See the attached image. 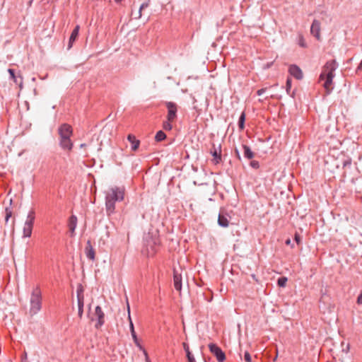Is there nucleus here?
I'll use <instances>...</instances> for the list:
<instances>
[{
    "label": "nucleus",
    "instance_id": "nucleus-1",
    "mask_svg": "<svg viewBox=\"0 0 362 362\" xmlns=\"http://www.w3.org/2000/svg\"><path fill=\"white\" fill-rule=\"evenodd\" d=\"M160 239L158 235L151 233L146 234L144 238L141 252L146 257H153L157 252L160 246Z\"/></svg>",
    "mask_w": 362,
    "mask_h": 362
},
{
    "label": "nucleus",
    "instance_id": "nucleus-2",
    "mask_svg": "<svg viewBox=\"0 0 362 362\" xmlns=\"http://www.w3.org/2000/svg\"><path fill=\"white\" fill-rule=\"evenodd\" d=\"M30 313L31 315L37 314L42 308V293L39 286L33 288L30 299Z\"/></svg>",
    "mask_w": 362,
    "mask_h": 362
},
{
    "label": "nucleus",
    "instance_id": "nucleus-3",
    "mask_svg": "<svg viewBox=\"0 0 362 362\" xmlns=\"http://www.w3.org/2000/svg\"><path fill=\"white\" fill-rule=\"evenodd\" d=\"M124 187H113L110 188V192L106 196L114 202H122L124 197Z\"/></svg>",
    "mask_w": 362,
    "mask_h": 362
},
{
    "label": "nucleus",
    "instance_id": "nucleus-4",
    "mask_svg": "<svg viewBox=\"0 0 362 362\" xmlns=\"http://www.w3.org/2000/svg\"><path fill=\"white\" fill-rule=\"evenodd\" d=\"M338 64L336 60L332 59L325 64L322 69V71L320 75L319 80H324L325 75L329 76L330 74H334V71L337 69Z\"/></svg>",
    "mask_w": 362,
    "mask_h": 362
},
{
    "label": "nucleus",
    "instance_id": "nucleus-5",
    "mask_svg": "<svg viewBox=\"0 0 362 362\" xmlns=\"http://www.w3.org/2000/svg\"><path fill=\"white\" fill-rule=\"evenodd\" d=\"M58 134L59 135V140L71 138L73 134V128L70 124L64 123L59 127Z\"/></svg>",
    "mask_w": 362,
    "mask_h": 362
},
{
    "label": "nucleus",
    "instance_id": "nucleus-6",
    "mask_svg": "<svg viewBox=\"0 0 362 362\" xmlns=\"http://www.w3.org/2000/svg\"><path fill=\"white\" fill-rule=\"evenodd\" d=\"M210 352L216 358L218 362H223L226 360V354L216 344L211 343L208 345Z\"/></svg>",
    "mask_w": 362,
    "mask_h": 362
},
{
    "label": "nucleus",
    "instance_id": "nucleus-7",
    "mask_svg": "<svg viewBox=\"0 0 362 362\" xmlns=\"http://www.w3.org/2000/svg\"><path fill=\"white\" fill-rule=\"evenodd\" d=\"M210 153L213 156L212 163L215 165L219 164L222 161L221 145L219 144L217 146L215 144H212Z\"/></svg>",
    "mask_w": 362,
    "mask_h": 362
},
{
    "label": "nucleus",
    "instance_id": "nucleus-8",
    "mask_svg": "<svg viewBox=\"0 0 362 362\" xmlns=\"http://www.w3.org/2000/svg\"><path fill=\"white\" fill-rule=\"evenodd\" d=\"M165 104L168 109V120L174 121L177 117V105L173 102H165Z\"/></svg>",
    "mask_w": 362,
    "mask_h": 362
},
{
    "label": "nucleus",
    "instance_id": "nucleus-9",
    "mask_svg": "<svg viewBox=\"0 0 362 362\" xmlns=\"http://www.w3.org/2000/svg\"><path fill=\"white\" fill-rule=\"evenodd\" d=\"M94 316L97 320V322L95 325L96 329L101 327L105 323V313L103 311L100 306L98 305L95 308Z\"/></svg>",
    "mask_w": 362,
    "mask_h": 362
},
{
    "label": "nucleus",
    "instance_id": "nucleus-10",
    "mask_svg": "<svg viewBox=\"0 0 362 362\" xmlns=\"http://www.w3.org/2000/svg\"><path fill=\"white\" fill-rule=\"evenodd\" d=\"M311 34L317 40H320V23L317 20H314L310 27Z\"/></svg>",
    "mask_w": 362,
    "mask_h": 362
},
{
    "label": "nucleus",
    "instance_id": "nucleus-11",
    "mask_svg": "<svg viewBox=\"0 0 362 362\" xmlns=\"http://www.w3.org/2000/svg\"><path fill=\"white\" fill-rule=\"evenodd\" d=\"M288 72L292 76L295 77L298 80H300L303 77L301 69L296 64H292L289 66Z\"/></svg>",
    "mask_w": 362,
    "mask_h": 362
},
{
    "label": "nucleus",
    "instance_id": "nucleus-12",
    "mask_svg": "<svg viewBox=\"0 0 362 362\" xmlns=\"http://www.w3.org/2000/svg\"><path fill=\"white\" fill-rule=\"evenodd\" d=\"M78 218L76 216L71 215L68 220V227L71 233V236L74 237L75 235V230L77 226Z\"/></svg>",
    "mask_w": 362,
    "mask_h": 362
},
{
    "label": "nucleus",
    "instance_id": "nucleus-13",
    "mask_svg": "<svg viewBox=\"0 0 362 362\" xmlns=\"http://www.w3.org/2000/svg\"><path fill=\"white\" fill-rule=\"evenodd\" d=\"M173 284L177 291L182 290V275L176 269L173 270Z\"/></svg>",
    "mask_w": 362,
    "mask_h": 362
},
{
    "label": "nucleus",
    "instance_id": "nucleus-14",
    "mask_svg": "<svg viewBox=\"0 0 362 362\" xmlns=\"http://www.w3.org/2000/svg\"><path fill=\"white\" fill-rule=\"evenodd\" d=\"M334 77V74H330L329 76L325 75V78L323 81H325L323 83V87L325 88L326 90L327 94H329L332 90V88L331 87L333 81V78Z\"/></svg>",
    "mask_w": 362,
    "mask_h": 362
},
{
    "label": "nucleus",
    "instance_id": "nucleus-15",
    "mask_svg": "<svg viewBox=\"0 0 362 362\" xmlns=\"http://www.w3.org/2000/svg\"><path fill=\"white\" fill-rule=\"evenodd\" d=\"M105 209L107 216L112 214L115 210V202L111 200L107 196H105Z\"/></svg>",
    "mask_w": 362,
    "mask_h": 362
},
{
    "label": "nucleus",
    "instance_id": "nucleus-16",
    "mask_svg": "<svg viewBox=\"0 0 362 362\" xmlns=\"http://www.w3.org/2000/svg\"><path fill=\"white\" fill-rule=\"evenodd\" d=\"M85 253L87 257L90 260L95 259V250L93 249L90 240H88L86 243V246L85 247Z\"/></svg>",
    "mask_w": 362,
    "mask_h": 362
},
{
    "label": "nucleus",
    "instance_id": "nucleus-17",
    "mask_svg": "<svg viewBox=\"0 0 362 362\" xmlns=\"http://www.w3.org/2000/svg\"><path fill=\"white\" fill-rule=\"evenodd\" d=\"M59 146L64 151H70L72 150L74 144L71 140V138L66 139L59 140Z\"/></svg>",
    "mask_w": 362,
    "mask_h": 362
},
{
    "label": "nucleus",
    "instance_id": "nucleus-18",
    "mask_svg": "<svg viewBox=\"0 0 362 362\" xmlns=\"http://www.w3.org/2000/svg\"><path fill=\"white\" fill-rule=\"evenodd\" d=\"M127 140L132 144L131 148L133 151H136L140 145V141L136 139V136L132 134L127 136Z\"/></svg>",
    "mask_w": 362,
    "mask_h": 362
},
{
    "label": "nucleus",
    "instance_id": "nucleus-19",
    "mask_svg": "<svg viewBox=\"0 0 362 362\" xmlns=\"http://www.w3.org/2000/svg\"><path fill=\"white\" fill-rule=\"evenodd\" d=\"M79 28H80L79 25H76L74 28V29L72 30V33L71 34V36H70L69 40L68 49H69L72 47L73 43L77 39V37L78 36Z\"/></svg>",
    "mask_w": 362,
    "mask_h": 362
},
{
    "label": "nucleus",
    "instance_id": "nucleus-20",
    "mask_svg": "<svg viewBox=\"0 0 362 362\" xmlns=\"http://www.w3.org/2000/svg\"><path fill=\"white\" fill-rule=\"evenodd\" d=\"M128 310L129 311V308H128ZM129 320H130L131 334H132V338L134 339V343L136 344V345L137 346H139L140 349H142L141 346L140 345V344L139 342L136 334L135 330H134V325H133V323L132 322V320H131V317H130L129 315Z\"/></svg>",
    "mask_w": 362,
    "mask_h": 362
},
{
    "label": "nucleus",
    "instance_id": "nucleus-21",
    "mask_svg": "<svg viewBox=\"0 0 362 362\" xmlns=\"http://www.w3.org/2000/svg\"><path fill=\"white\" fill-rule=\"evenodd\" d=\"M35 219V213L33 209L30 210L27 216L25 224L33 226Z\"/></svg>",
    "mask_w": 362,
    "mask_h": 362
},
{
    "label": "nucleus",
    "instance_id": "nucleus-22",
    "mask_svg": "<svg viewBox=\"0 0 362 362\" xmlns=\"http://www.w3.org/2000/svg\"><path fill=\"white\" fill-rule=\"evenodd\" d=\"M218 223L220 226L226 228L228 226L229 221L225 215L220 213L218 214Z\"/></svg>",
    "mask_w": 362,
    "mask_h": 362
},
{
    "label": "nucleus",
    "instance_id": "nucleus-23",
    "mask_svg": "<svg viewBox=\"0 0 362 362\" xmlns=\"http://www.w3.org/2000/svg\"><path fill=\"white\" fill-rule=\"evenodd\" d=\"M244 151V156L247 159H252L255 156V153L252 151L251 148L247 145H243Z\"/></svg>",
    "mask_w": 362,
    "mask_h": 362
},
{
    "label": "nucleus",
    "instance_id": "nucleus-24",
    "mask_svg": "<svg viewBox=\"0 0 362 362\" xmlns=\"http://www.w3.org/2000/svg\"><path fill=\"white\" fill-rule=\"evenodd\" d=\"M33 226H29L28 224H24L23 229V234L24 238H29L32 235Z\"/></svg>",
    "mask_w": 362,
    "mask_h": 362
},
{
    "label": "nucleus",
    "instance_id": "nucleus-25",
    "mask_svg": "<svg viewBox=\"0 0 362 362\" xmlns=\"http://www.w3.org/2000/svg\"><path fill=\"white\" fill-rule=\"evenodd\" d=\"M245 122V112H242V113L240 115L239 119H238V127H239L240 130L244 129Z\"/></svg>",
    "mask_w": 362,
    "mask_h": 362
},
{
    "label": "nucleus",
    "instance_id": "nucleus-26",
    "mask_svg": "<svg viewBox=\"0 0 362 362\" xmlns=\"http://www.w3.org/2000/svg\"><path fill=\"white\" fill-rule=\"evenodd\" d=\"M165 138H166V134L162 130L158 131L155 136L156 141H158V142L163 141L164 139H165Z\"/></svg>",
    "mask_w": 362,
    "mask_h": 362
},
{
    "label": "nucleus",
    "instance_id": "nucleus-27",
    "mask_svg": "<svg viewBox=\"0 0 362 362\" xmlns=\"http://www.w3.org/2000/svg\"><path fill=\"white\" fill-rule=\"evenodd\" d=\"M291 84H292V79L291 78L288 77L286 79V90L287 94L293 97L294 93H293V94L290 93L291 88Z\"/></svg>",
    "mask_w": 362,
    "mask_h": 362
},
{
    "label": "nucleus",
    "instance_id": "nucleus-28",
    "mask_svg": "<svg viewBox=\"0 0 362 362\" xmlns=\"http://www.w3.org/2000/svg\"><path fill=\"white\" fill-rule=\"evenodd\" d=\"M298 44L300 47H301L303 48L307 47V44H306L305 40L301 34L298 35Z\"/></svg>",
    "mask_w": 362,
    "mask_h": 362
},
{
    "label": "nucleus",
    "instance_id": "nucleus-29",
    "mask_svg": "<svg viewBox=\"0 0 362 362\" xmlns=\"http://www.w3.org/2000/svg\"><path fill=\"white\" fill-rule=\"evenodd\" d=\"M287 281H288V279L286 277H285V276L280 277L277 280V285L279 287H285Z\"/></svg>",
    "mask_w": 362,
    "mask_h": 362
},
{
    "label": "nucleus",
    "instance_id": "nucleus-30",
    "mask_svg": "<svg viewBox=\"0 0 362 362\" xmlns=\"http://www.w3.org/2000/svg\"><path fill=\"white\" fill-rule=\"evenodd\" d=\"M84 288L81 284H78L76 288V296L81 297L84 296Z\"/></svg>",
    "mask_w": 362,
    "mask_h": 362
},
{
    "label": "nucleus",
    "instance_id": "nucleus-31",
    "mask_svg": "<svg viewBox=\"0 0 362 362\" xmlns=\"http://www.w3.org/2000/svg\"><path fill=\"white\" fill-rule=\"evenodd\" d=\"M148 6V2H144L143 3L140 7H139V11H138V16L135 17L136 19H139L141 17L142 14H141V11L146 8H147Z\"/></svg>",
    "mask_w": 362,
    "mask_h": 362
},
{
    "label": "nucleus",
    "instance_id": "nucleus-32",
    "mask_svg": "<svg viewBox=\"0 0 362 362\" xmlns=\"http://www.w3.org/2000/svg\"><path fill=\"white\" fill-rule=\"evenodd\" d=\"M173 121H169V120H166V121H164L163 123V128L166 130V131H170L173 128V126L171 124V122H173Z\"/></svg>",
    "mask_w": 362,
    "mask_h": 362
},
{
    "label": "nucleus",
    "instance_id": "nucleus-33",
    "mask_svg": "<svg viewBox=\"0 0 362 362\" xmlns=\"http://www.w3.org/2000/svg\"><path fill=\"white\" fill-rule=\"evenodd\" d=\"M13 81L16 85L19 86L20 88H23V78L20 74Z\"/></svg>",
    "mask_w": 362,
    "mask_h": 362
},
{
    "label": "nucleus",
    "instance_id": "nucleus-34",
    "mask_svg": "<svg viewBox=\"0 0 362 362\" xmlns=\"http://www.w3.org/2000/svg\"><path fill=\"white\" fill-rule=\"evenodd\" d=\"M6 216H5V221L7 223L9 220V218L12 216V211L9 208H6Z\"/></svg>",
    "mask_w": 362,
    "mask_h": 362
},
{
    "label": "nucleus",
    "instance_id": "nucleus-35",
    "mask_svg": "<svg viewBox=\"0 0 362 362\" xmlns=\"http://www.w3.org/2000/svg\"><path fill=\"white\" fill-rule=\"evenodd\" d=\"M78 308H83L84 296L77 297Z\"/></svg>",
    "mask_w": 362,
    "mask_h": 362
},
{
    "label": "nucleus",
    "instance_id": "nucleus-36",
    "mask_svg": "<svg viewBox=\"0 0 362 362\" xmlns=\"http://www.w3.org/2000/svg\"><path fill=\"white\" fill-rule=\"evenodd\" d=\"M182 346H183L184 350L186 352V356L192 354L191 353L190 350H189V347L188 344H187L186 342H183L182 343Z\"/></svg>",
    "mask_w": 362,
    "mask_h": 362
},
{
    "label": "nucleus",
    "instance_id": "nucleus-37",
    "mask_svg": "<svg viewBox=\"0 0 362 362\" xmlns=\"http://www.w3.org/2000/svg\"><path fill=\"white\" fill-rule=\"evenodd\" d=\"M250 165L254 169H258L259 168V163L257 160H252Z\"/></svg>",
    "mask_w": 362,
    "mask_h": 362
},
{
    "label": "nucleus",
    "instance_id": "nucleus-38",
    "mask_svg": "<svg viewBox=\"0 0 362 362\" xmlns=\"http://www.w3.org/2000/svg\"><path fill=\"white\" fill-rule=\"evenodd\" d=\"M8 72L10 75V78L12 79V80H14L15 78H16V72H15V70L13 69H8Z\"/></svg>",
    "mask_w": 362,
    "mask_h": 362
},
{
    "label": "nucleus",
    "instance_id": "nucleus-39",
    "mask_svg": "<svg viewBox=\"0 0 362 362\" xmlns=\"http://www.w3.org/2000/svg\"><path fill=\"white\" fill-rule=\"evenodd\" d=\"M244 360L245 361V362H251L252 361L251 356L248 351L245 352Z\"/></svg>",
    "mask_w": 362,
    "mask_h": 362
},
{
    "label": "nucleus",
    "instance_id": "nucleus-40",
    "mask_svg": "<svg viewBox=\"0 0 362 362\" xmlns=\"http://www.w3.org/2000/svg\"><path fill=\"white\" fill-rule=\"evenodd\" d=\"M342 165H343V168L350 166L351 165V159L348 158V159L344 160Z\"/></svg>",
    "mask_w": 362,
    "mask_h": 362
},
{
    "label": "nucleus",
    "instance_id": "nucleus-41",
    "mask_svg": "<svg viewBox=\"0 0 362 362\" xmlns=\"http://www.w3.org/2000/svg\"><path fill=\"white\" fill-rule=\"evenodd\" d=\"M294 240L296 242V243L298 245H299L300 243V241H301L300 235L299 234H298V233H296L295 235H294Z\"/></svg>",
    "mask_w": 362,
    "mask_h": 362
},
{
    "label": "nucleus",
    "instance_id": "nucleus-42",
    "mask_svg": "<svg viewBox=\"0 0 362 362\" xmlns=\"http://www.w3.org/2000/svg\"><path fill=\"white\" fill-rule=\"evenodd\" d=\"M267 88H262L261 89H259L257 91V95H262L263 93H264L267 90Z\"/></svg>",
    "mask_w": 362,
    "mask_h": 362
},
{
    "label": "nucleus",
    "instance_id": "nucleus-43",
    "mask_svg": "<svg viewBox=\"0 0 362 362\" xmlns=\"http://www.w3.org/2000/svg\"><path fill=\"white\" fill-rule=\"evenodd\" d=\"M83 314V308H78V315L80 318H82Z\"/></svg>",
    "mask_w": 362,
    "mask_h": 362
},
{
    "label": "nucleus",
    "instance_id": "nucleus-44",
    "mask_svg": "<svg viewBox=\"0 0 362 362\" xmlns=\"http://www.w3.org/2000/svg\"><path fill=\"white\" fill-rule=\"evenodd\" d=\"M188 362H196L195 358L192 354L187 356Z\"/></svg>",
    "mask_w": 362,
    "mask_h": 362
},
{
    "label": "nucleus",
    "instance_id": "nucleus-45",
    "mask_svg": "<svg viewBox=\"0 0 362 362\" xmlns=\"http://www.w3.org/2000/svg\"><path fill=\"white\" fill-rule=\"evenodd\" d=\"M357 303L358 305H362V291L360 293L357 298Z\"/></svg>",
    "mask_w": 362,
    "mask_h": 362
},
{
    "label": "nucleus",
    "instance_id": "nucleus-46",
    "mask_svg": "<svg viewBox=\"0 0 362 362\" xmlns=\"http://www.w3.org/2000/svg\"><path fill=\"white\" fill-rule=\"evenodd\" d=\"M356 71H362V60L361 61L360 64H358Z\"/></svg>",
    "mask_w": 362,
    "mask_h": 362
},
{
    "label": "nucleus",
    "instance_id": "nucleus-47",
    "mask_svg": "<svg viewBox=\"0 0 362 362\" xmlns=\"http://www.w3.org/2000/svg\"><path fill=\"white\" fill-rule=\"evenodd\" d=\"M235 155H236L237 158H238L239 160H240V159H241V158H240V153H239L238 150V149H235Z\"/></svg>",
    "mask_w": 362,
    "mask_h": 362
},
{
    "label": "nucleus",
    "instance_id": "nucleus-48",
    "mask_svg": "<svg viewBox=\"0 0 362 362\" xmlns=\"http://www.w3.org/2000/svg\"><path fill=\"white\" fill-rule=\"evenodd\" d=\"M291 240H290V239H287V240H286V242H285V243H286V245H291Z\"/></svg>",
    "mask_w": 362,
    "mask_h": 362
},
{
    "label": "nucleus",
    "instance_id": "nucleus-49",
    "mask_svg": "<svg viewBox=\"0 0 362 362\" xmlns=\"http://www.w3.org/2000/svg\"><path fill=\"white\" fill-rule=\"evenodd\" d=\"M86 146V144H81L80 145V147H81V148H85Z\"/></svg>",
    "mask_w": 362,
    "mask_h": 362
},
{
    "label": "nucleus",
    "instance_id": "nucleus-50",
    "mask_svg": "<svg viewBox=\"0 0 362 362\" xmlns=\"http://www.w3.org/2000/svg\"><path fill=\"white\" fill-rule=\"evenodd\" d=\"M33 0H30L28 2V6H30L32 5Z\"/></svg>",
    "mask_w": 362,
    "mask_h": 362
},
{
    "label": "nucleus",
    "instance_id": "nucleus-51",
    "mask_svg": "<svg viewBox=\"0 0 362 362\" xmlns=\"http://www.w3.org/2000/svg\"><path fill=\"white\" fill-rule=\"evenodd\" d=\"M144 354L146 355V356H147V353L145 350H144ZM148 358V357H146Z\"/></svg>",
    "mask_w": 362,
    "mask_h": 362
},
{
    "label": "nucleus",
    "instance_id": "nucleus-52",
    "mask_svg": "<svg viewBox=\"0 0 362 362\" xmlns=\"http://www.w3.org/2000/svg\"><path fill=\"white\" fill-rule=\"evenodd\" d=\"M121 1H122V0H115V2H117V3H119V2H120Z\"/></svg>",
    "mask_w": 362,
    "mask_h": 362
},
{
    "label": "nucleus",
    "instance_id": "nucleus-53",
    "mask_svg": "<svg viewBox=\"0 0 362 362\" xmlns=\"http://www.w3.org/2000/svg\"><path fill=\"white\" fill-rule=\"evenodd\" d=\"M270 66H271V64H268L267 65V68H269V67H270Z\"/></svg>",
    "mask_w": 362,
    "mask_h": 362
},
{
    "label": "nucleus",
    "instance_id": "nucleus-54",
    "mask_svg": "<svg viewBox=\"0 0 362 362\" xmlns=\"http://www.w3.org/2000/svg\"><path fill=\"white\" fill-rule=\"evenodd\" d=\"M277 358V356H276V357L274 358V361H276Z\"/></svg>",
    "mask_w": 362,
    "mask_h": 362
}]
</instances>
